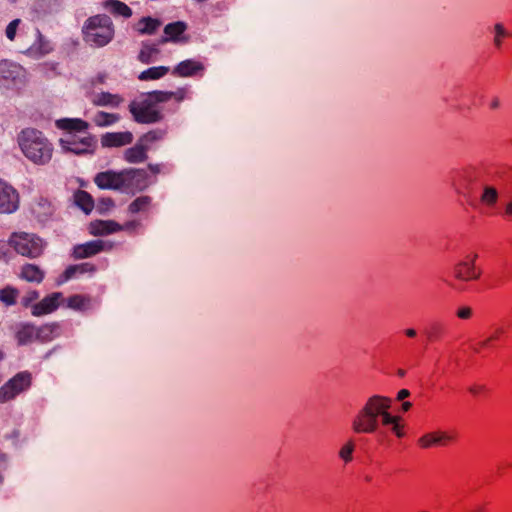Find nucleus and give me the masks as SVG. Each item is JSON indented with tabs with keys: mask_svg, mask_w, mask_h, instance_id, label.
Returning a JSON list of instances; mask_svg holds the SVG:
<instances>
[{
	"mask_svg": "<svg viewBox=\"0 0 512 512\" xmlns=\"http://www.w3.org/2000/svg\"><path fill=\"white\" fill-rule=\"evenodd\" d=\"M167 95L160 90H154L143 95L139 100L129 104V111L133 119L140 124H153L163 120L164 116L155 106L166 102Z\"/></svg>",
	"mask_w": 512,
	"mask_h": 512,
	"instance_id": "obj_3",
	"label": "nucleus"
},
{
	"mask_svg": "<svg viewBox=\"0 0 512 512\" xmlns=\"http://www.w3.org/2000/svg\"><path fill=\"white\" fill-rule=\"evenodd\" d=\"M160 50L158 44H152L149 41L142 42L141 50L138 54V60L143 64H150L157 60Z\"/></svg>",
	"mask_w": 512,
	"mask_h": 512,
	"instance_id": "obj_23",
	"label": "nucleus"
},
{
	"mask_svg": "<svg viewBox=\"0 0 512 512\" xmlns=\"http://www.w3.org/2000/svg\"><path fill=\"white\" fill-rule=\"evenodd\" d=\"M454 436L447 432L436 431L432 433H427L419 438L418 442L423 448H430L433 446H441L446 445L448 442L452 441Z\"/></svg>",
	"mask_w": 512,
	"mask_h": 512,
	"instance_id": "obj_15",
	"label": "nucleus"
},
{
	"mask_svg": "<svg viewBox=\"0 0 512 512\" xmlns=\"http://www.w3.org/2000/svg\"><path fill=\"white\" fill-rule=\"evenodd\" d=\"M505 213L509 216H512V201H510L507 205H506V209H505Z\"/></svg>",
	"mask_w": 512,
	"mask_h": 512,
	"instance_id": "obj_60",
	"label": "nucleus"
},
{
	"mask_svg": "<svg viewBox=\"0 0 512 512\" xmlns=\"http://www.w3.org/2000/svg\"><path fill=\"white\" fill-rule=\"evenodd\" d=\"M495 37H494V45L497 48L502 46V39L508 35L506 29L501 23H497L494 25Z\"/></svg>",
	"mask_w": 512,
	"mask_h": 512,
	"instance_id": "obj_41",
	"label": "nucleus"
},
{
	"mask_svg": "<svg viewBox=\"0 0 512 512\" xmlns=\"http://www.w3.org/2000/svg\"><path fill=\"white\" fill-rule=\"evenodd\" d=\"M500 104V99L498 97H494L490 102V108L494 110L498 109L500 107Z\"/></svg>",
	"mask_w": 512,
	"mask_h": 512,
	"instance_id": "obj_55",
	"label": "nucleus"
},
{
	"mask_svg": "<svg viewBox=\"0 0 512 512\" xmlns=\"http://www.w3.org/2000/svg\"><path fill=\"white\" fill-rule=\"evenodd\" d=\"M8 460V455L0 450V468L5 469L7 467Z\"/></svg>",
	"mask_w": 512,
	"mask_h": 512,
	"instance_id": "obj_51",
	"label": "nucleus"
},
{
	"mask_svg": "<svg viewBox=\"0 0 512 512\" xmlns=\"http://www.w3.org/2000/svg\"><path fill=\"white\" fill-rule=\"evenodd\" d=\"M19 208V194L17 190L0 179V214H12Z\"/></svg>",
	"mask_w": 512,
	"mask_h": 512,
	"instance_id": "obj_10",
	"label": "nucleus"
},
{
	"mask_svg": "<svg viewBox=\"0 0 512 512\" xmlns=\"http://www.w3.org/2000/svg\"><path fill=\"white\" fill-rule=\"evenodd\" d=\"M113 206H114V201L111 198L107 197V198H102L99 201L98 209L100 210V212H102L104 210H108L109 208H111Z\"/></svg>",
	"mask_w": 512,
	"mask_h": 512,
	"instance_id": "obj_47",
	"label": "nucleus"
},
{
	"mask_svg": "<svg viewBox=\"0 0 512 512\" xmlns=\"http://www.w3.org/2000/svg\"><path fill=\"white\" fill-rule=\"evenodd\" d=\"M6 257V246L3 243H0V260Z\"/></svg>",
	"mask_w": 512,
	"mask_h": 512,
	"instance_id": "obj_59",
	"label": "nucleus"
},
{
	"mask_svg": "<svg viewBox=\"0 0 512 512\" xmlns=\"http://www.w3.org/2000/svg\"><path fill=\"white\" fill-rule=\"evenodd\" d=\"M59 325L56 323L45 324L37 327V340L41 342L51 341L58 333Z\"/></svg>",
	"mask_w": 512,
	"mask_h": 512,
	"instance_id": "obj_32",
	"label": "nucleus"
},
{
	"mask_svg": "<svg viewBox=\"0 0 512 512\" xmlns=\"http://www.w3.org/2000/svg\"><path fill=\"white\" fill-rule=\"evenodd\" d=\"M18 144L24 156L36 165H46L53 155V145L44 134L34 128L23 129Z\"/></svg>",
	"mask_w": 512,
	"mask_h": 512,
	"instance_id": "obj_2",
	"label": "nucleus"
},
{
	"mask_svg": "<svg viewBox=\"0 0 512 512\" xmlns=\"http://www.w3.org/2000/svg\"><path fill=\"white\" fill-rule=\"evenodd\" d=\"M9 244L18 254L32 259L41 256L45 247L40 237L26 232L13 233L9 238Z\"/></svg>",
	"mask_w": 512,
	"mask_h": 512,
	"instance_id": "obj_5",
	"label": "nucleus"
},
{
	"mask_svg": "<svg viewBox=\"0 0 512 512\" xmlns=\"http://www.w3.org/2000/svg\"><path fill=\"white\" fill-rule=\"evenodd\" d=\"M133 142V134L130 131L107 132L101 136V145L105 148L122 147Z\"/></svg>",
	"mask_w": 512,
	"mask_h": 512,
	"instance_id": "obj_13",
	"label": "nucleus"
},
{
	"mask_svg": "<svg viewBox=\"0 0 512 512\" xmlns=\"http://www.w3.org/2000/svg\"><path fill=\"white\" fill-rule=\"evenodd\" d=\"M354 443L352 440H349L339 451V457L346 463L352 460V453L354 451Z\"/></svg>",
	"mask_w": 512,
	"mask_h": 512,
	"instance_id": "obj_40",
	"label": "nucleus"
},
{
	"mask_svg": "<svg viewBox=\"0 0 512 512\" xmlns=\"http://www.w3.org/2000/svg\"><path fill=\"white\" fill-rule=\"evenodd\" d=\"M59 142L63 151L77 156L93 155L97 147L95 136L90 134L84 135L79 142H75L72 136L65 135Z\"/></svg>",
	"mask_w": 512,
	"mask_h": 512,
	"instance_id": "obj_7",
	"label": "nucleus"
},
{
	"mask_svg": "<svg viewBox=\"0 0 512 512\" xmlns=\"http://www.w3.org/2000/svg\"><path fill=\"white\" fill-rule=\"evenodd\" d=\"M123 102V98L118 94L110 92L95 93L91 99V103L97 107L117 108Z\"/></svg>",
	"mask_w": 512,
	"mask_h": 512,
	"instance_id": "obj_17",
	"label": "nucleus"
},
{
	"mask_svg": "<svg viewBox=\"0 0 512 512\" xmlns=\"http://www.w3.org/2000/svg\"><path fill=\"white\" fill-rule=\"evenodd\" d=\"M75 204L86 214H89L94 208V200L92 196L84 191L77 190L74 194Z\"/></svg>",
	"mask_w": 512,
	"mask_h": 512,
	"instance_id": "obj_27",
	"label": "nucleus"
},
{
	"mask_svg": "<svg viewBox=\"0 0 512 512\" xmlns=\"http://www.w3.org/2000/svg\"><path fill=\"white\" fill-rule=\"evenodd\" d=\"M19 345H27L37 340V327L32 324H24L16 333Z\"/></svg>",
	"mask_w": 512,
	"mask_h": 512,
	"instance_id": "obj_25",
	"label": "nucleus"
},
{
	"mask_svg": "<svg viewBox=\"0 0 512 512\" xmlns=\"http://www.w3.org/2000/svg\"><path fill=\"white\" fill-rule=\"evenodd\" d=\"M391 399L381 395H373L352 419V430L355 433L372 434L377 432L379 422L389 424L394 416L389 413Z\"/></svg>",
	"mask_w": 512,
	"mask_h": 512,
	"instance_id": "obj_1",
	"label": "nucleus"
},
{
	"mask_svg": "<svg viewBox=\"0 0 512 512\" xmlns=\"http://www.w3.org/2000/svg\"><path fill=\"white\" fill-rule=\"evenodd\" d=\"M411 407H412L411 402H408V401H407V402H403V403H402V410H403L404 412L408 411Z\"/></svg>",
	"mask_w": 512,
	"mask_h": 512,
	"instance_id": "obj_61",
	"label": "nucleus"
},
{
	"mask_svg": "<svg viewBox=\"0 0 512 512\" xmlns=\"http://www.w3.org/2000/svg\"><path fill=\"white\" fill-rule=\"evenodd\" d=\"M139 225L137 221H129L122 225V230H134Z\"/></svg>",
	"mask_w": 512,
	"mask_h": 512,
	"instance_id": "obj_52",
	"label": "nucleus"
},
{
	"mask_svg": "<svg viewBox=\"0 0 512 512\" xmlns=\"http://www.w3.org/2000/svg\"><path fill=\"white\" fill-rule=\"evenodd\" d=\"M17 295V289L13 287H5L0 290V301H2L7 306L14 305L16 303Z\"/></svg>",
	"mask_w": 512,
	"mask_h": 512,
	"instance_id": "obj_37",
	"label": "nucleus"
},
{
	"mask_svg": "<svg viewBox=\"0 0 512 512\" xmlns=\"http://www.w3.org/2000/svg\"><path fill=\"white\" fill-rule=\"evenodd\" d=\"M32 384V374L21 371L0 387V403L14 399L20 393L28 390Z\"/></svg>",
	"mask_w": 512,
	"mask_h": 512,
	"instance_id": "obj_6",
	"label": "nucleus"
},
{
	"mask_svg": "<svg viewBox=\"0 0 512 512\" xmlns=\"http://www.w3.org/2000/svg\"><path fill=\"white\" fill-rule=\"evenodd\" d=\"M34 50L40 55H46L53 50L51 42L43 36L39 29H36V42L30 48V51Z\"/></svg>",
	"mask_w": 512,
	"mask_h": 512,
	"instance_id": "obj_31",
	"label": "nucleus"
},
{
	"mask_svg": "<svg viewBox=\"0 0 512 512\" xmlns=\"http://www.w3.org/2000/svg\"><path fill=\"white\" fill-rule=\"evenodd\" d=\"M161 93L166 94V102L170 99L174 98L177 102H181L184 100L186 96V89L185 88H179L176 91H161Z\"/></svg>",
	"mask_w": 512,
	"mask_h": 512,
	"instance_id": "obj_43",
	"label": "nucleus"
},
{
	"mask_svg": "<svg viewBox=\"0 0 512 512\" xmlns=\"http://www.w3.org/2000/svg\"><path fill=\"white\" fill-rule=\"evenodd\" d=\"M34 212L37 214L41 221H45L53 214V207L49 201L41 199L37 206L34 208Z\"/></svg>",
	"mask_w": 512,
	"mask_h": 512,
	"instance_id": "obj_36",
	"label": "nucleus"
},
{
	"mask_svg": "<svg viewBox=\"0 0 512 512\" xmlns=\"http://www.w3.org/2000/svg\"><path fill=\"white\" fill-rule=\"evenodd\" d=\"M398 375H399V376H401V377H403V376L405 375V371H404V370H402V369H399V370H398Z\"/></svg>",
	"mask_w": 512,
	"mask_h": 512,
	"instance_id": "obj_64",
	"label": "nucleus"
},
{
	"mask_svg": "<svg viewBox=\"0 0 512 512\" xmlns=\"http://www.w3.org/2000/svg\"><path fill=\"white\" fill-rule=\"evenodd\" d=\"M62 299L63 294L61 292H53L45 296L40 302L34 304L31 313L36 317L50 314L57 310Z\"/></svg>",
	"mask_w": 512,
	"mask_h": 512,
	"instance_id": "obj_12",
	"label": "nucleus"
},
{
	"mask_svg": "<svg viewBox=\"0 0 512 512\" xmlns=\"http://www.w3.org/2000/svg\"><path fill=\"white\" fill-rule=\"evenodd\" d=\"M410 396V391L407 389H401L397 394V400L402 401Z\"/></svg>",
	"mask_w": 512,
	"mask_h": 512,
	"instance_id": "obj_53",
	"label": "nucleus"
},
{
	"mask_svg": "<svg viewBox=\"0 0 512 512\" xmlns=\"http://www.w3.org/2000/svg\"><path fill=\"white\" fill-rule=\"evenodd\" d=\"M485 390H486V387L484 385H478V384L472 385L469 388V392L473 395H478V394L484 392Z\"/></svg>",
	"mask_w": 512,
	"mask_h": 512,
	"instance_id": "obj_50",
	"label": "nucleus"
},
{
	"mask_svg": "<svg viewBox=\"0 0 512 512\" xmlns=\"http://www.w3.org/2000/svg\"><path fill=\"white\" fill-rule=\"evenodd\" d=\"M405 334H406L408 337H410V338H414V337H416L417 332H416V330H415V329H413V328H409V329H406V330H405Z\"/></svg>",
	"mask_w": 512,
	"mask_h": 512,
	"instance_id": "obj_58",
	"label": "nucleus"
},
{
	"mask_svg": "<svg viewBox=\"0 0 512 512\" xmlns=\"http://www.w3.org/2000/svg\"><path fill=\"white\" fill-rule=\"evenodd\" d=\"M104 6L114 15L123 16L125 18H129L132 15V9L119 0H106Z\"/></svg>",
	"mask_w": 512,
	"mask_h": 512,
	"instance_id": "obj_29",
	"label": "nucleus"
},
{
	"mask_svg": "<svg viewBox=\"0 0 512 512\" xmlns=\"http://www.w3.org/2000/svg\"><path fill=\"white\" fill-rule=\"evenodd\" d=\"M187 24L183 21H176L172 23H168L164 27V34L168 35L171 39V42H179L181 41V35L186 31Z\"/></svg>",
	"mask_w": 512,
	"mask_h": 512,
	"instance_id": "obj_28",
	"label": "nucleus"
},
{
	"mask_svg": "<svg viewBox=\"0 0 512 512\" xmlns=\"http://www.w3.org/2000/svg\"><path fill=\"white\" fill-rule=\"evenodd\" d=\"M38 298H39V293L36 290H31V291L27 292V294L25 296L22 297L21 304L24 307H29V306H31L32 302H34Z\"/></svg>",
	"mask_w": 512,
	"mask_h": 512,
	"instance_id": "obj_44",
	"label": "nucleus"
},
{
	"mask_svg": "<svg viewBox=\"0 0 512 512\" xmlns=\"http://www.w3.org/2000/svg\"><path fill=\"white\" fill-rule=\"evenodd\" d=\"M161 168H162V165L161 164H149L148 165V169L153 173V174H158L161 172Z\"/></svg>",
	"mask_w": 512,
	"mask_h": 512,
	"instance_id": "obj_54",
	"label": "nucleus"
},
{
	"mask_svg": "<svg viewBox=\"0 0 512 512\" xmlns=\"http://www.w3.org/2000/svg\"><path fill=\"white\" fill-rule=\"evenodd\" d=\"M107 79V74L106 73H99L97 74L91 81L92 85H97V84H104L105 81Z\"/></svg>",
	"mask_w": 512,
	"mask_h": 512,
	"instance_id": "obj_49",
	"label": "nucleus"
},
{
	"mask_svg": "<svg viewBox=\"0 0 512 512\" xmlns=\"http://www.w3.org/2000/svg\"><path fill=\"white\" fill-rule=\"evenodd\" d=\"M122 191L135 194L145 190L148 185V173L144 169L128 168L121 170Z\"/></svg>",
	"mask_w": 512,
	"mask_h": 512,
	"instance_id": "obj_9",
	"label": "nucleus"
},
{
	"mask_svg": "<svg viewBox=\"0 0 512 512\" xmlns=\"http://www.w3.org/2000/svg\"><path fill=\"white\" fill-rule=\"evenodd\" d=\"M440 334V331L437 327L432 328V331L428 333L429 338H437Z\"/></svg>",
	"mask_w": 512,
	"mask_h": 512,
	"instance_id": "obj_57",
	"label": "nucleus"
},
{
	"mask_svg": "<svg viewBox=\"0 0 512 512\" xmlns=\"http://www.w3.org/2000/svg\"><path fill=\"white\" fill-rule=\"evenodd\" d=\"M56 127L67 133H76L86 131L89 124L80 118H62L56 121Z\"/></svg>",
	"mask_w": 512,
	"mask_h": 512,
	"instance_id": "obj_19",
	"label": "nucleus"
},
{
	"mask_svg": "<svg viewBox=\"0 0 512 512\" xmlns=\"http://www.w3.org/2000/svg\"><path fill=\"white\" fill-rule=\"evenodd\" d=\"M203 69L204 67L200 62L187 59L181 61L176 67H174L172 74L179 77H190Z\"/></svg>",
	"mask_w": 512,
	"mask_h": 512,
	"instance_id": "obj_18",
	"label": "nucleus"
},
{
	"mask_svg": "<svg viewBox=\"0 0 512 512\" xmlns=\"http://www.w3.org/2000/svg\"><path fill=\"white\" fill-rule=\"evenodd\" d=\"M21 23V19H14L12 20L6 27V30H5V34H6V37L10 40V41H13L16 37V32H17V28L19 26V24Z\"/></svg>",
	"mask_w": 512,
	"mask_h": 512,
	"instance_id": "obj_42",
	"label": "nucleus"
},
{
	"mask_svg": "<svg viewBox=\"0 0 512 512\" xmlns=\"http://www.w3.org/2000/svg\"><path fill=\"white\" fill-rule=\"evenodd\" d=\"M104 249V243L101 240H92L83 244H78L73 248V257L75 259H84L92 257Z\"/></svg>",
	"mask_w": 512,
	"mask_h": 512,
	"instance_id": "obj_14",
	"label": "nucleus"
},
{
	"mask_svg": "<svg viewBox=\"0 0 512 512\" xmlns=\"http://www.w3.org/2000/svg\"><path fill=\"white\" fill-rule=\"evenodd\" d=\"M477 258V254L474 255L471 262L461 261L454 267V276L456 279L461 281H469L478 279L480 276L479 272L475 271L474 260Z\"/></svg>",
	"mask_w": 512,
	"mask_h": 512,
	"instance_id": "obj_16",
	"label": "nucleus"
},
{
	"mask_svg": "<svg viewBox=\"0 0 512 512\" xmlns=\"http://www.w3.org/2000/svg\"><path fill=\"white\" fill-rule=\"evenodd\" d=\"M77 274V268H76V265H70L68 266L64 272L62 274H60L57 278H56V285L57 286H61L63 285L64 283H66L67 281H69L70 279H72L73 277H75V275Z\"/></svg>",
	"mask_w": 512,
	"mask_h": 512,
	"instance_id": "obj_38",
	"label": "nucleus"
},
{
	"mask_svg": "<svg viewBox=\"0 0 512 512\" xmlns=\"http://www.w3.org/2000/svg\"><path fill=\"white\" fill-rule=\"evenodd\" d=\"M491 340H493V337H490V338H488V339H486V340L482 341V342L480 343V346H482V347H486V346L489 344V342H490Z\"/></svg>",
	"mask_w": 512,
	"mask_h": 512,
	"instance_id": "obj_63",
	"label": "nucleus"
},
{
	"mask_svg": "<svg viewBox=\"0 0 512 512\" xmlns=\"http://www.w3.org/2000/svg\"><path fill=\"white\" fill-rule=\"evenodd\" d=\"M388 425L392 426V431L396 434L397 437H402L404 435L401 426L398 424V417L394 416V421Z\"/></svg>",
	"mask_w": 512,
	"mask_h": 512,
	"instance_id": "obj_48",
	"label": "nucleus"
},
{
	"mask_svg": "<svg viewBox=\"0 0 512 512\" xmlns=\"http://www.w3.org/2000/svg\"><path fill=\"white\" fill-rule=\"evenodd\" d=\"M150 203H151V197L140 196L129 204L128 211L131 214H136V213L142 212L148 208Z\"/></svg>",
	"mask_w": 512,
	"mask_h": 512,
	"instance_id": "obj_35",
	"label": "nucleus"
},
{
	"mask_svg": "<svg viewBox=\"0 0 512 512\" xmlns=\"http://www.w3.org/2000/svg\"><path fill=\"white\" fill-rule=\"evenodd\" d=\"M25 82V69L10 60L0 61V86L5 88L18 87Z\"/></svg>",
	"mask_w": 512,
	"mask_h": 512,
	"instance_id": "obj_8",
	"label": "nucleus"
},
{
	"mask_svg": "<svg viewBox=\"0 0 512 512\" xmlns=\"http://www.w3.org/2000/svg\"><path fill=\"white\" fill-rule=\"evenodd\" d=\"M498 197H499V194L495 187L490 186V185L483 186V191L480 196L481 203L492 207L497 203Z\"/></svg>",
	"mask_w": 512,
	"mask_h": 512,
	"instance_id": "obj_34",
	"label": "nucleus"
},
{
	"mask_svg": "<svg viewBox=\"0 0 512 512\" xmlns=\"http://www.w3.org/2000/svg\"><path fill=\"white\" fill-rule=\"evenodd\" d=\"M166 134H167V130L166 129H160V128L153 129V130H150L147 133L143 134L139 138V141L145 147L149 148L150 144L162 140L166 136Z\"/></svg>",
	"mask_w": 512,
	"mask_h": 512,
	"instance_id": "obj_33",
	"label": "nucleus"
},
{
	"mask_svg": "<svg viewBox=\"0 0 512 512\" xmlns=\"http://www.w3.org/2000/svg\"><path fill=\"white\" fill-rule=\"evenodd\" d=\"M168 42H171V39L169 38L168 35H164L155 44H158V46H159V45L166 44Z\"/></svg>",
	"mask_w": 512,
	"mask_h": 512,
	"instance_id": "obj_56",
	"label": "nucleus"
},
{
	"mask_svg": "<svg viewBox=\"0 0 512 512\" xmlns=\"http://www.w3.org/2000/svg\"><path fill=\"white\" fill-rule=\"evenodd\" d=\"M20 278L30 282L40 284L45 277V272L37 265L27 263L21 267Z\"/></svg>",
	"mask_w": 512,
	"mask_h": 512,
	"instance_id": "obj_21",
	"label": "nucleus"
},
{
	"mask_svg": "<svg viewBox=\"0 0 512 512\" xmlns=\"http://www.w3.org/2000/svg\"><path fill=\"white\" fill-rule=\"evenodd\" d=\"M457 317L463 320L470 319L473 315V310L469 306H462L456 312Z\"/></svg>",
	"mask_w": 512,
	"mask_h": 512,
	"instance_id": "obj_45",
	"label": "nucleus"
},
{
	"mask_svg": "<svg viewBox=\"0 0 512 512\" xmlns=\"http://www.w3.org/2000/svg\"><path fill=\"white\" fill-rule=\"evenodd\" d=\"M66 135H70L75 139V142H79L83 136L77 135L76 133H66Z\"/></svg>",
	"mask_w": 512,
	"mask_h": 512,
	"instance_id": "obj_62",
	"label": "nucleus"
},
{
	"mask_svg": "<svg viewBox=\"0 0 512 512\" xmlns=\"http://www.w3.org/2000/svg\"><path fill=\"white\" fill-rule=\"evenodd\" d=\"M148 147H145L139 140L137 143L124 151V160L128 163H142L148 158Z\"/></svg>",
	"mask_w": 512,
	"mask_h": 512,
	"instance_id": "obj_20",
	"label": "nucleus"
},
{
	"mask_svg": "<svg viewBox=\"0 0 512 512\" xmlns=\"http://www.w3.org/2000/svg\"><path fill=\"white\" fill-rule=\"evenodd\" d=\"M121 171L107 170L99 172L94 177V183L102 190L122 191Z\"/></svg>",
	"mask_w": 512,
	"mask_h": 512,
	"instance_id": "obj_11",
	"label": "nucleus"
},
{
	"mask_svg": "<svg viewBox=\"0 0 512 512\" xmlns=\"http://www.w3.org/2000/svg\"><path fill=\"white\" fill-rule=\"evenodd\" d=\"M169 72V67L167 66H156V67H150L144 71H142L138 78L141 81H148V80H157L162 77H164Z\"/></svg>",
	"mask_w": 512,
	"mask_h": 512,
	"instance_id": "obj_30",
	"label": "nucleus"
},
{
	"mask_svg": "<svg viewBox=\"0 0 512 512\" xmlns=\"http://www.w3.org/2000/svg\"><path fill=\"white\" fill-rule=\"evenodd\" d=\"M84 39L96 47H103L114 37V26L111 18L104 14L89 17L83 26Z\"/></svg>",
	"mask_w": 512,
	"mask_h": 512,
	"instance_id": "obj_4",
	"label": "nucleus"
},
{
	"mask_svg": "<svg viewBox=\"0 0 512 512\" xmlns=\"http://www.w3.org/2000/svg\"><path fill=\"white\" fill-rule=\"evenodd\" d=\"M119 120V114L104 111H97L92 117V122L98 127H109L117 123Z\"/></svg>",
	"mask_w": 512,
	"mask_h": 512,
	"instance_id": "obj_26",
	"label": "nucleus"
},
{
	"mask_svg": "<svg viewBox=\"0 0 512 512\" xmlns=\"http://www.w3.org/2000/svg\"><path fill=\"white\" fill-rule=\"evenodd\" d=\"M77 274L93 273L95 272V265L91 263H81L76 265Z\"/></svg>",
	"mask_w": 512,
	"mask_h": 512,
	"instance_id": "obj_46",
	"label": "nucleus"
},
{
	"mask_svg": "<svg viewBox=\"0 0 512 512\" xmlns=\"http://www.w3.org/2000/svg\"><path fill=\"white\" fill-rule=\"evenodd\" d=\"M161 26V21L150 16L142 17L135 25L136 31L141 35H152Z\"/></svg>",
	"mask_w": 512,
	"mask_h": 512,
	"instance_id": "obj_24",
	"label": "nucleus"
},
{
	"mask_svg": "<svg viewBox=\"0 0 512 512\" xmlns=\"http://www.w3.org/2000/svg\"><path fill=\"white\" fill-rule=\"evenodd\" d=\"M87 299L82 295H72L67 299V307L75 310H82L86 305Z\"/></svg>",
	"mask_w": 512,
	"mask_h": 512,
	"instance_id": "obj_39",
	"label": "nucleus"
},
{
	"mask_svg": "<svg viewBox=\"0 0 512 512\" xmlns=\"http://www.w3.org/2000/svg\"><path fill=\"white\" fill-rule=\"evenodd\" d=\"M122 230V225L113 220H98L91 224L93 235H108Z\"/></svg>",
	"mask_w": 512,
	"mask_h": 512,
	"instance_id": "obj_22",
	"label": "nucleus"
}]
</instances>
